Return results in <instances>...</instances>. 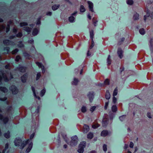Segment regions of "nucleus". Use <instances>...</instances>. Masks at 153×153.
Returning <instances> with one entry per match:
<instances>
[{
  "label": "nucleus",
  "mask_w": 153,
  "mask_h": 153,
  "mask_svg": "<svg viewBox=\"0 0 153 153\" xmlns=\"http://www.w3.org/2000/svg\"><path fill=\"white\" fill-rule=\"evenodd\" d=\"M4 74H5L3 73L2 71H0V84H1V82L2 79V77L5 82H7L9 80H10L13 78V76L11 74H10V77H8V76L9 75V74H8L6 76H5Z\"/></svg>",
  "instance_id": "obj_1"
},
{
  "label": "nucleus",
  "mask_w": 153,
  "mask_h": 153,
  "mask_svg": "<svg viewBox=\"0 0 153 153\" xmlns=\"http://www.w3.org/2000/svg\"><path fill=\"white\" fill-rule=\"evenodd\" d=\"M78 141L77 137L74 136L71 137V140L70 142H68L66 140V141L68 144H69L71 146H74L76 144Z\"/></svg>",
  "instance_id": "obj_2"
},
{
  "label": "nucleus",
  "mask_w": 153,
  "mask_h": 153,
  "mask_svg": "<svg viewBox=\"0 0 153 153\" xmlns=\"http://www.w3.org/2000/svg\"><path fill=\"white\" fill-rule=\"evenodd\" d=\"M86 142L85 141L81 143L79 146V149L77 150L79 153H83L84 151V148L85 147Z\"/></svg>",
  "instance_id": "obj_3"
},
{
  "label": "nucleus",
  "mask_w": 153,
  "mask_h": 153,
  "mask_svg": "<svg viewBox=\"0 0 153 153\" xmlns=\"http://www.w3.org/2000/svg\"><path fill=\"white\" fill-rule=\"evenodd\" d=\"M10 89L14 94H16L18 93V90L17 87L14 85H12L10 87Z\"/></svg>",
  "instance_id": "obj_4"
},
{
  "label": "nucleus",
  "mask_w": 153,
  "mask_h": 153,
  "mask_svg": "<svg viewBox=\"0 0 153 153\" xmlns=\"http://www.w3.org/2000/svg\"><path fill=\"white\" fill-rule=\"evenodd\" d=\"M3 43L5 45H15V43L7 39L4 40L3 41Z\"/></svg>",
  "instance_id": "obj_5"
},
{
  "label": "nucleus",
  "mask_w": 153,
  "mask_h": 153,
  "mask_svg": "<svg viewBox=\"0 0 153 153\" xmlns=\"http://www.w3.org/2000/svg\"><path fill=\"white\" fill-rule=\"evenodd\" d=\"M15 144L16 146H20L22 142V140L19 138H16L14 141Z\"/></svg>",
  "instance_id": "obj_6"
},
{
  "label": "nucleus",
  "mask_w": 153,
  "mask_h": 153,
  "mask_svg": "<svg viewBox=\"0 0 153 153\" xmlns=\"http://www.w3.org/2000/svg\"><path fill=\"white\" fill-rule=\"evenodd\" d=\"M150 13V12L149 10H147L146 12V15H145L144 17V20L145 22L146 21V19L147 17H148L149 16H150L151 17H152V16H153V13H152L151 14Z\"/></svg>",
  "instance_id": "obj_7"
},
{
  "label": "nucleus",
  "mask_w": 153,
  "mask_h": 153,
  "mask_svg": "<svg viewBox=\"0 0 153 153\" xmlns=\"http://www.w3.org/2000/svg\"><path fill=\"white\" fill-rule=\"evenodd\" d=\"M0 120H2L4 123L6 124L8 121V119L7 117H4L3 115L0 114Z\"/></svg>",
  "instance_id": "obj_8"
},
{
  "label": "nucleus",
  "mask_w": 153,
  "mask_h": 153,
  "mask_svg": "<svg viewBox=\"0 0 153 153\" xmlns=\"http://www.w3.org/2000/svg\"><path fill=\"white\" fill-rule=\"evenodd\" d=\"M87 96L89 97L90 101L91 102L93 100L94 97V92H89Z\"/></svg>",
  "instance_id": "obj_9"
},
{
  "label": "nucleus",
  "mask_w": 153,
  "mask_h": 153,
  "mask_svg": "<svg viewBox=\"0 0 153 153\" xmlns=\"http://www.w3.org/2000/svg\"><path fill=\"white\" fill-rule=\"evenodd\" d=\"M87 2L88 4V7L89 10L92 12H94V11L93 9V4L92 2L89 1H88Z\"/></svg>",
  "instance_id": "obj_10"
},
{
  "label": "nucleus",
  "mask_w": 153,
  "mask_h": 153,
  "mask_svg": "<svg viewBox=\"0 0 153 153\" xmlns=\"http://www.w3.org/2000/svg\"><path fill=\"white\" fill-rule=\"evenodd\" d=\"M123 51L120 48H119L118 49L117 54L119 57L122 58L123 56Z\"/></svg>",
  "instance_id": "obj_11"
},
{
  "label": "nucleus",
  "mask_w": 153,
  "mask_h": 153,
  "mask_svg": "<svg viewBox=\"0 0 153 153\" xmlns=\"http://www.w3.org/2000/svg\"><path fill=\"white\" fill-rule=\"evenodd\" d=\"M109 134V132L106 130H104L102 131L101 135L103 137H105L108 135Z\"/></svg>",
  "instance_id": "obj_12"
},
{
  "label": "nucleus",
  "mask_w": 153,
  "mask_h": 153,
  "mask_svg": "<svg viewBox=\"0 0 153 153\" xmlns=\"http://www.w3.org/2000/svg\"><path fill=\"white\" fill-rule=\"evenodd\" d=\"M89 130V127L87 125H84V126L83 131L84 133H87Z\"/></svg>",
  "instance_id": "obj_13"
},
{
  "label": "nucleus",
  "mask_w": 153,
  "mask_h": 153,
  "mask_svg": "<svg viewBox=\"0 0 153 153\" xmlns=\"http://www.w3.org/2000/svg\"><path fill=\"white\" fill-rule=\"evenodd\" d=\"M28 140H27L26 141H23L22 144H21V145L20 147V149H22L24 148L26 146V145L28 143Z\"/></svg>",
  "instance_id": "obj_14"
},
{
  "label": "nucleus",
  "mask_w": 153,
  "mask_h": 153,
  "mask_svg": "<svg viewBox=\"0 0 153 153\" xmlns=\"http://www.w3.org/2000/svg\"><path fill=\"white\" fill-rule=\"evenodd\" d=\"M23 30H24L27 32V33L28 34H29L31 32V28L29 27H28L26 26V27H23Z\"/></svg>",
  "instance_id": "obj_15"
},
{
  "label": "nucleus",
  "mask_w": 153,
  "mask_h": 153,
  "mask_svg": "<svg viewBox=\"0 0 153 153\" xmlns=\"http://www.w3.org/2000/svg\"><path fill=\"white\" fill-rule=\"evenodd\" d=\"M33 146V143H30L28 147V148L26 149V152L27 153H28L31 149Z\"/></svg>",
  "instance_id": "obj_16"
},
{
  "label": "nucleus",
  "mask_w": 153,
  "mask_h": 153,
  "mask_svg": "<svg viewBox=\"0 0 153 153\" xmlns=\"http://www.w3.org/2000/svg\"><path fill=\"white\" fill-rule=\"evenodd\" d=\"M27 78V76L26 74H25L21 77V80L23 82H26Z\"/></svg>",
  "instance_id": "obj_17"
},
{
  "label": "nucleus",
  "mask_w": 153,
  "mask_h": 153,
  "mask_svg": "<svg viewBox=\"0 0 153 153\" xmlns=\"http://www.w3.org/2000/svg\"><path fill=\"white\" fill-rule=\"evenodd\" d=\"M105 98L107 100H109L111 97V95L108 90H107L105 95Z\"/></svg>",
  "instance_id": "obj_18"
},
{
  "label": "nucleus",
  "mask_w": 153,
  "mask_h": 153,
  "mask_svg": "<svg viewBox=\"0 0 153 153\" xmlns=\"http://www.w3.org/2000/svg\"><path fill=\"white\" fill-rule=\"evenodd\" d=\"M17 69L21 72H25V68L24 67L19 66L17 68Z\"/></svg>",
  "instance_id": "obj_19"
},
{
  "label": "nucleus",
  "mask_w": 153,
  "mask_h": 153,
  "mask_svg": "<svg viewBox=\"0 0 153 153\" xmlns=\"http://www.w3.org/2000/svg\"><path fill=\"white\" fill-rule=\"evenodd\" d=\"M39 30L36 28H34L32 32V35L33 36L36 35L38 33Z\"/></svg>",
  "instance_id": "obj_20"
},
{
  "label": "nucleus",
  "mask_w": 153,
  "mask_h": 153,
  "mask_svg": "<svg viewBox=\"0 0 153 153\" xmlns=\"http://www.w3.org/2000/svg\"><path fill=\"white\" fill-rule=\"evenodd\" d=\"M59 6V4H55L52 6V8L53 10H55L57 9Z\"/></svg>",
  "instance_id": "obj_21"
},
{
  "label": "nucleus",
  "mask_w": 153,
  "mask_h": 153,
  "mask_svg": "<svg viewBox=\"0 0 153 153\" xmlns=\"http://www.w3.org/2000/svg\"><path fill=\"white\" fill-rule=\"evenodd\" d=\"M0 90L2 92H3L4 93L7 92L8 91V90L7 89L4 87H0Z\"/></svg>",
  "instance_id": "obj_22"
},
{
  "label": "nucleus",
  "mask_w": 153,
  "mask_h": 153,
  "mask_svg": "<svg viewBox=\"0 0 153 153\" xmlns=\"http://www.w3.org/2000/svg\"><path fill=\"white\" fill-rule=\"evenodd\" d=\"M107 61L108 65H109L111 64V56L110 55H108V58L107 59Z\"/></svg>",
  "instance_id": "obj_23"
},
{
  "label": "nucleus",
  "mask_w": 153,
  "mask_h": 153,
  "mask_svg": "<svg viewBox=\"0 0 153 153\" xmlns=\"http://www.w3.org/2000/svg\"><path fill=\"white\" fill-rule=\"evenodd\" d=\"M139 19V15L137 13H136L134 15L133 17V19L134 20L138 19Z\"/></svg>",
  "instance_id": "obj_24"
},
{
  "label": "nucleus",
  "mask_w": 153,
  "mask_h": 153,
  "mask_svg": "<svg viewBox=\"0 0 153 153\" xmlns=\"http://www.w3.org/2000/svg\"><path fill=\"white\" fill-rule=\"evenodd\" d=\"M117 108L116 105H113L111 107V110L113 112H115L117 111Z\"/></svg>",
  "instance_id": "obj_25"
},
{
  "label": "nucleus",
  "mask_w": 153,
  "mask_h": 153,
  "mask_svg": "<svg viewBox=\"0 0 153 153\" xmlns=\"http://www.w3.org/2000/svg\"><path fill=\"white\" fill-rule=\"evenodd\" d=\"M36 64L39 67L41 68L42 70L44 69V66L41 63L39 62H36Z\"/></svg>",
  "instance_id": "obj_26"
},
{
  "label": "nucleus",
  "mask_w": 153,
  "mask_h": 153,
  "mask_svg": "<svg viewBox=\"0 0 153 153\" xmlns=\"http://www.w3.org/2000/svg\"><path fill=\"white\" fill-rule=\"evenodd\" d=\"M93 137V133L90 132L87 135V138L90 139H91Z\"/></svg>",
  "instance_id": "obj_27"
},
{
  "label": "nucleus",
  "mask_w": 153,
  "mask_h": 153,
  "mask_svg": "<svg viewBox=\"0 0 153 153\" xmlns=\"http://www.w3.org/2000/svg\"><path fill=\"white\" fill-rule=\"evenodd\" d=\"M108 124V120H103L102 121V125L103 127H106Z\"/></svg>",
  "instance_id": "obj_28"
},
{
  "label": "nucleus",
  "mask_w": 153,
  "mask_h": 153,
  "mask_svg": "<svg viewBox=\"0 0 153 153\" xmlns=\"http://www.w3.org/2000/svg\"><path fill=\"white\" fill-rule=\"evenodd\" d=\"M78 80L76 78H74V81L72 82V84L74 85H76L78 82Z\"/></svg>",
  "instance_id": "obj_29"
},
{
  "label": "nucleus",
  "mask_w": 153,
  "mask_h": 153,
  "mask_svg": "<svg viewBox=\"0 0 153 153\" xmlns=\"http://www.w3.org/2000/svg\"><path fill=\"white\" fill-rule=\"evenodd\" d=\"M79 10L80 12L82 13L85 12V10L84 7L82 5L80 6Z\"/></svg>",
  "instance_id": "obj_30"
},
{
  "label": "nucleus",
  "mask_w": 153,
  "mask_h": 153,
  "mask_svg": "<svg viewBox=\"0 0 153 153\" xmlns=\"http://www.w3.org/2000/svg\"><path fill=\"white\" fill-rule=\"evenodd\" d=\"M10 132L8 131L7 132L4 134V136L6 138H9L10 137Z\"/></svg>",
  "instance_id": "obj_31"
},
{
  "label": "nucleus",
  "mask_w": 153,
  "mask_h": 153,
  "mask_svg": "<svg viewBox=\"0 0 153 153\" xmlns=\"http://www.w3.org/2000/svg\"><path fill=\"white\" fill-rule=\"evenodd\" d=\"M94 36V31L93 30H92L90 31V36L92 40H93Z\"/></svg>",
  "instance_id": "obj_32"
},
{
  "label": "nucleus",
  "mask_w": 153,
  "mask_h": 153,
  "mask_svg": "<svg viewBox=\"0 0 153 153\" xmlns=\"http://www.w3.org/2000/svg\"><path fill=\"white\" fill-rule=\"evenodd\" d=\"M125 40V38H122L119 41L118 44L119 45H121Z\"/></svg>",
  "instance_id": "obj_33"
},
{
  "label": "nucleus",
  "mask_w": 153,
  "mask_h": 153,
  "mask_svg": "<svg viewBox=\"0 0 153 153\" xmlns=\"http://www.w3.org/2000/svg\"><path fill=\"white\" fill-rule=\"evenodd\" d=\"M46 92V90L44 88L40 92V95L41 97H42L45 94Z\"/></svg>",
  "instance_id": "obj_34"
},
{
  "label": "nucleus",
  "mask_w": 153,
  "mask_h": 153,
  "mask_svg": "<svg viewBox=\"0 0 153 153\" xmlns=\"http://www.w3.org/2000/svg\"><path fill=\"white\" fill-rule=\"evenodd\" d=\"M118 90L117 88H116L114 90L113 93V96H116L117 94Z\"/></svg>",
  "instance_id": "obj_35"
},
{
  "label": "nucleus",
  "mask_w": 153,
  "mask_h": 153,
  "mask_svg": "<svg viewBox=\"0 0 153 153\" xmlns=\"http://www.w3.org/2000/svg\"><path fill=\"white\" fill-rule=\"evenodd\" d=\"M75 18L73 16H71L69 18V20L71 22H74Z\"/></svg>",
  "instance_id": "obj_36"
},
{
  "label": "nucleus",
  "mask_w": 153,
  "mask_h": 153,
  "mask_svg": "<svg viewBox=\"0 0 153 153\" xmlns=\"http://www.w3.org/2000/svg\"><path fill=\"white\" fill-rule=\"evenodd\" d=\"M28 25L27 23L26 22H21L20 23V25L21 27L27 26Z\"/></svg>",
  "instance_id": "obj_37"
},
{
  "label": "nucleus",
  "mask_w": 153,
  "mask_h": 153,
  "mask_svg": "<svg viewBox=\"0 0 153 153\" xmlns=\"http://www.w3.org/2000/svg\"><path fill=\"white\" fill-rule=\"evenodd\" d=\"M125 117H126L125 115H123L121 116L119 118V119H120V120L121 121H123L124 120V119L125 118Z\"/></svg>",
  "instance_id": "obj_38"
},
{
  "label": "nucleus",
  "mask_w": 153,
  "mask_h": 153,
  "mask_svg": "<svg viewBox=\"0 0 153 153\" xmlns=\"http://www.w3.org/2000/svg\"><path fill=\"white\" fill-rule=\"evenodd\" d=\"M127 3L128 4L131 5L133 3V1L132 0H127Z\"/></svg>",
  "instance_id": "obj_39"
},
{
  "label": "nucleus",
  "mask_w": 153,
  "mask_h": 153,
  "mask_svg": "<svg viewBox=\"0 0 153 153\" xmlns=\"http://www.w3.org/2000/svg\"><path fill=\"white\" fill-rule=\"evenodd\" d=\"M8 148V143H7L5 145L4 149V150H3L2 151V153H4L6 150Z\"/></svg>",
  "instance_id": "obj_40"
},
{
  "label": "nucleus",
  "mask_w": 153,
  "mask_h": 153,
  "mask_svg": "<svg viewBox=\"0 0 153 153\" xmlns=\"http://www.w3.org/2000/svg\"><path fill=\"white\" fill-rule=\"evenodd\" d=\"M139 32L142 35L144 34L145 33L144 29L143 28L140 29L139 30Z\"/></svg>",
  "instance_id": "obj_41"
},
{
  "label": "nucleus",
  "mask_w": 153,
  "mask_h": 153,
  "mask_svg": "<svg viewBox=\"0 0 153 153\" xmlns=\"http://www.w3.org/2000/svg\"><path fill=\"white\" fill-rule=\"evenodd\" d=\"M19 50L18 49H16L12 51V53L13 54H15Z\"/></svg>",
  "instance_id": "obj_42"
},
{
  "label": "nucleus",
  "mask_w": 153,
  "mask_h": 153,
  "mask_svg": "<svg viewBox=\"0 0 153 153\" xmlns=\"http://www.w3.org/2000/svg\"><path fill=\"white\" fill-rule=\"evenodd\" d=\"M41 74L40 72H38L37 73L36 75V80H38L40 78L41 76Z\"/></svg>",
  "instance_id": "obj_43"
},
{
  "label": "nucleus",
  "mask_w": 153,
  "mask_h": 153,
  "mask_svg": "<svg viewBox=\"0 0 153 153\" xmlns=\"http://www.w3.org/2000/svg\"><path fill=\"white\" fill-rule=\"evenodd\" d=\"M103 150L104 151L106 152L107 150V146L106 144H104L103 146Z\"/></svg>",
  "instance_id": "obj_44"
},
{
  "label": "nucleus",
  "mask_w": 153,
  "mask_h": 153,
  "mask_svg": "<svg viewBox=\"0 0 153 153\" xmlns=\"http://www.w3.org/2000/svg\"><path fill=\"white\" fill-rule=\"evenodd\" d=\"M81 111L83 113L85 112L86 111V107L85 106H83L82 108Z\"/></svg>",
  "instance_id": "obj_45"
},
{
  "label": "nucleus",
  "mask_w": 153,
  "mask_h": 153,
  "mask_svg": "<svg viewBox=\"0 0 153 153\" xmlns=\"http://www.w3.org/2000/svg\"><path fill=\"white\" fill-rule=\"evenodd\" d=\"M18 46L20 48H22L24 47V45L22 42H20L19 43Z\"/></svg>",
  "instance_id": "obj_46"
},
{
  "label": "nucleus",
  "mask_w": 153,
  "mask_h": 153,
  "mask_svg": "<svg viewBox=\"0 0 153 153\" xmlns=\"http://www.w3.org/2000/svg\"><path fill=\"white\" fill-rule=\"evenodd\" d=\"M104 83L105 85H109V81L108 79H106L104 82Z\"/></svg>",
  "instance_id": "obj_47"
},
{
  "label": "nucleus",
  "mask_w": 153,
  "mask_h": 153,
  "mask_svg": "<svg viewBox=\"0 0 153 153\" xmlns=\"http://www.w3.org/2000/svg\"><path fill=\"white\" fill-rule=\"evenodd\" d=\"M22 36V33L21 32L18 33V34H16V36L19 38L21 37Z\"/></svg>",
  "instance_id": "obj_48"
},
{
  "label": "nucleus",
  "mask_w": 153,
  "mask_h": 153,
  "mask_svg": "<svg viewBox=\"0 0 153 153\" xmlns=\"http://www.w3.org/2000/svg\"><path fill=\"white\" fill-rule=\"evenodd\" d=\"M21 59V58L19 56H17L15 59V60L16 62H19V60Z\"/></svg>",
  "instance_id": "obj_49"
},
{
  "label": "nucleus",
  "mask_w": 153,
  "mask_h": 153,
  "mask_svg": "<svg viewBox=\"0 0 153 153\" xmlns=\"http://www.w3.org/2000/svg\"><path fill=\"white\" fill-rule=\"evenodd\" d=\"M10 30V25L9 24H8L6 28V32L7 33Z\"/></svg>",
  "instance_id": "obj_50"
},
{
  "label": "nucleus",
  "mask_w": 153,
  "mask_h": 153,
  "mask_svg": "<svg viewBox=\"0 0 153 153\" xmlns=\"http://www.w3.org/2000/svg\"><path fill=\"white\" fill-rule=\"evenodd\" d=\"M94 42L93 40H92L91 45L90 47L89 48L90 49H92L93 48V47H94Z\"/></svg>",
  "instance_id": "obj_51"
},
{
  "label": "nucleus",
  "mask_w": 153,
  "mask_h": 153,
  "mask_svg": "<svg viewBox=\"0 0 153 153\" xmlns=\"http://www.w3.org/2000/svg\"><path fill=\"white\" fill-rule=\"evenodd\" d=\"M9 49H10L8 47H6L4 48V50L6 51L7 53H8L9 51Z\"/></svg>",
  "instance_id": "obj_52"
},
{
  "label": "nucleus",
  "mask_w": 153,
  "mask_h": 153,
  "mask_svg": "<svg viewBox=\"0 0 153 153\" xmlns=\"http://www.w3.org/2000/svg\"><path fill=\"white\" fill-rule=\"evenodd\" d=\"M100 126L98 124H97L95 125H94L92 126V128H97L98 127H99Z\"/></svg>",
  "instance_id": "obj_53"
},
{
  "label": "nucleus",
  "mask_w": 153,
  "mask_h": 153,
  "mask_svg": "<svg viewBox=\"0 0 153 153\" xmlns=\"http://www.w3.org/2000/svg\"><path fill=\"white\" fill-rule=\"evenodd\" d=\"M108 101L107 102H106L105 103V105L104 106L105 109L106 110L108 107Z\"/></svg>",
  "instance_id": "obj_54"
},
{
  "label": "nucleus",
  "mask_w": 153,
  "mask_h": 153,
  "mask_svg": "<svg viewBox=\"0 0 153 153\" xmlns=\"http://www.w3.org/2000/svg\"><path fill=\"white\" fill-rule=\"evenodd\" d=\"M32 89L33 92V93L34 96L35 97H36V94L35 90V88H34V87H32Z\"/></svg>",
  "instance_id": "obj_55"
},
{
  "label": "nucleus",
  "mask_w": 153,
  "mask_h": 153,
  "mask_svg": "<svg viewBox=\"0 0 153 153\" xmlns=\"http://www.w3.org/2000/svg\"><path fill=\"white\" fill-rule=\"evenodd\" d=\"M113 102L114 103H115L117 102V99L114 96L113 98Z\"/></svg>",
  "instance_id": "obj_56"
},
{
  "label": "nucleus",
  "mask_w": 153,
  "mask_h": 153,
  "mask_svg": "<svg viewBox=\"0 0 153 153\" xmlns=\"http://www.w3.org/2000/svg\"><path fill=\"white\" fill-rule=\"evenodd\" d=\"M95 108H96L95 106H93L91 108L90 110L92 112H93L95 110Z\"/></svg>",
  "instance_id": "obj_57"
},
{
  "label": "nucleus",
  "mask_w": 153,
  "mask_h": 153,
  "mask_svg": "<svg viewBox=\"0 0 153 153\" xmlns=\"http://www.w3.org/2000/svg\"><path fill=\"white\" fill-rule=\"evenodd\" d=\"M147 117L149 118H151V114L150 112H148L147 114Z\"/></svg>",
  "instance_id": "obj_58"
},
{
  "label": "nucleus",
  "mask_w": 153,
  "mask_h": 153,
  "mask_svg": "<svg viewBox=\"0 0 153 153\" xmlns=\"http://www.w3.org/2000/svg\"><path fill=\"white\" fill-rule=\"evenodd\" d=\"M134 146V143L132 142H130L129 147L131 148H133Z\"/></svg>",
  "instance_id": "obj_59"
},
{
  "label": "nucleus",
  "mask_w": 153,
  "mask_h": 153,
  "mask_svg": "<svg viewBox=\"0 0 153 153\" xmlns=\"http://www.w3.org/2000/svg\"><path fill=\"white\" fill-rule=\"evenodd\" d=\"M41 24L40 19H39L37 20L36 25H40Z\"/></svg>",
  "instance_id": "obj_60"
},
{
  "label": "nucleus",
  "mask_w": 153,
  "mask_h": 153,
  "mask_svg": "<svg viewBox=\"0 0 153 153\" xmlns=\"http://www.w3.org/2000/svg\"><path fill=\"white\" fill-rule=\"evenodd\" d=\"M124 68L123 67H122L120 68V73L121 74L123 71L124 70Z\"/></svg>",
  "instance_id": "obj_61"
},
{
  "label": "nucleus",
  "mask_w": 153,
  "mask_h": 153,
  "mask_svg": "<svg viewBox=\"0 0 153 153\" xmlns=\"http://www.w3.org/2000/svg\"><path fill=\"white\" fill-rule=\"evenodd\" d=\"M7 99V98L4 97L3 98L0 97V100L2 101H4L5 100Z\"/></svg>",
  "instance_id": "obj_62"
},
{
  "label": "nucleus",
  "mask_w": 153,
  "mask_h": 153,
  "mask_svg": "<svg viewBox=\"0 0 153 153\" xmlns=\"http://www.w3.org/2000/svg\"><path fill=\"white\" fill-rule=\"evenodd\" d=\"M52 13L51 12H48L46 13V15L48 16H51V15Z\"/></svg>",
  "instance_id": "obj_63"
},
{
  "label": "nucleus",
  "mask_w": 153,
  "mask_h": 153,
  "mask_svg": "<svg viewBox=\"0 0 153 153\" xmlns=\"http://www.w3.org/2000/svg\"><path fill=\"white\" fill-rule=\"evenodd\" d=\"M34 133H33L30 137V139L31 140L34 137Z\"/></svg>",
  "instance_id": "obj_64"
}]
</instances>
